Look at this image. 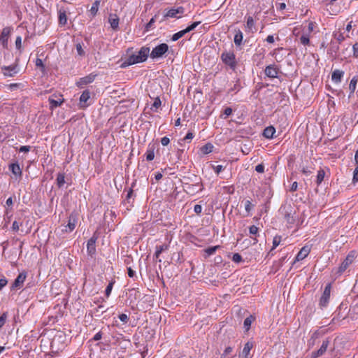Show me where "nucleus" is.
Listing matches in <instances>:
<instances>
[{
    "label": "nucleus",
    "instance_id": "f257e3e1",
    "mask_svg": "<svg viewBox=\"0 0 358 358\" xmlns=\"http://www.w3.org/2000/svg\"><path fill=\"white\" fill-rule=\"evenodd\" d=\"M150 48L148 47H142L136 54H133L127 57V59L122 64V67H127L135 64L145 62L149 55Z\"/></svg>",
    "mask_w": 358,
    "mask_h": 358
},
{
    "label": "nucleus",
    "instance_id": "f03ea898",
    "mask_svg": "<svg viewBox=\"0 0 358 358\" xmlns=\"http://www.w3.org/2000/svg\"><path fill=\"white\" fill-rule=\"evenodd\" d=\"M222 62L228 66L231 70H235L237 66L236 55L233 50L223 51L220 56Z\"/></svg>",
    "mask_w": 358,
    "mask_h": 358
},
{
    "label": "nucleus",
    "instance_id": "7ed1b4c3",
    "mask_svg": "<svg viewBox=\"0 0 358 358\" xmlns=\"http://www.w3.org/2000/svg\"><path fill=\"white\" fill-rule=\"evenodd\" d=\"M279 213L282 215L284 220L287 224H294L295 221V218L294 217L295 211L290 204L282 205L279 209Z\"/></svg>",
    "mask_w": 358,
    "mask_h": 358
},
{
    "label": "nucleus",
    "instance_id": "20e7f679",
    "mask_svg": "<svg viewBox=\"0 0 358 358\" xmlns=\"http://www.w3.org/2000/svg\"><path fill=\"white\" fill-rule=\"evenodd\" d=\"M169 50V45L166 43H161L152 49L150 52L152 59L162 57Z\"/></svg>",
    "mask_w": 358,
    "mask_h": 358
},
{
    "label": "nucleus",
    "instance_id": "39448f33",
    "mask_svg": "<svg viewBox=\"0 0 358 358\" xmlns=\"http://www.w3.org/2000/svg\"><path fill=\"white\" fill-rule=\"evenodd\" d=\"M331 284H327L324 289L322 295L320 297L319 306L321 308L327 307L330 300Z\"/></svg>",
    "mask_w": 358,
    "mask_h": 358
},
{
    "label": "nucleus",
    "instance_id": "423d86ee",
    "mask_svg": "<svg viewBox=\"0 0 358 358\" xmlns=\"http://www.w3.org/2000/svg\"><path fill=\"white\" fill-rule=\"evenodd\" d=\"M77 222L78 219L76 215L71 213L69 215L68 224L66 225L62 226V231L66 233L71 232L76 228Z\"/></svg>",
    "mask_w": 358,
    "mask_h": 358
},
{
    "label": "nucleus",
    "instance_id": "0eeeda50",
    "mask_svg": "<svg viewBox=\"0 0 358 358\" xmlns=\"http://www.w3.org/2000/svg\"><path fill=\"white\" fill-rule=\"evenodd\" d=\"M12 28L10 27H4L0 36V43L4 48H8V38L10 37Z\"/></svg>",
    "mask_w": 358,
    "mask_h": 358
},
{
    "label": "nucleus",
    "instance_id": "6e6552de",
    "mask_svg": "<svg viewBox=\"0 0 358 358\" xmlns=\"http://www.w3.org/2000/svg\"><path fill=\"white\" fill-rule=\"evenodd\" d=\"M26 278L27 273L25 272L20 273L12 284L10 287L11 290L20 289L23 286Z\"/></svg>",
    "mask_w": 358,
    "mask_h": 358
},
{
    "label": "nucleus",
    "instance_id": "1a4fd4ad",
    "mask_svg": "<svg viewBox=\"0 0 358 358\" xmlns=\"http://www.w3.org/2000/svg\"><path fill=\"white\" fill-rule=\"evenodd\" d=\"M50 102V108L51 110L55 109V108L60 106L61 104L64 102V99H62V95H52L49 97L48 99Z\"/></svg>",
    "mask_w": 358,
    "mask_h": 358
},
{
    "label": "nucleus",
    "instance_id": "9d476101",
    "mask_svg": "<svg viewBox=\"0 0 358 358\" xmlns=\"http://www.w3.org/2000/svg\"><path fill=\"white\" fill-rule=\"evenodd\" d=\"M264 73L267 77L275 78L278 77L279 69L275 64H270L266 67Z\"/></svg>",
    "mask_w": 358,
    "mask_h": 358
},
{
    "label": "nucleus",
    "instance_id": "9b49d317",
    "mask_svg": "<svg viewBox=\"0 0 358 358\" xmlns=\"http://www.w3.org/2000/svg\"><path fill=\"white\" fill-rule=\"evenodd\" d=\"M185 12V8L182 6H179L178 8H172L167 11L165 14V17H176L180 18V16H178V15H182Z\"/></svg>",
    "mask_w": 358,
    "mask_h": 358
},
{
    "label": "nucleus",
    "instance_id": "f8f14e48",
    "mask_svg": "<svg viewBox=\"0 0 358 358\" xmlns=\"http://www.w3.org/2000/svg\"><path fill=\"white\" fill-rule=\"evenodd\" d=\"M245 31L247 33L253 34L257 31L255 22L252 16H247Z\"/></svg>",
    "mask_w": 358,
    "mask_h": 358
},
{
    "label": "nucleus",
    "instance_id": "ddd939ff",
    "mask_svg": "<svg viewBox=\"0 0 358 358\" xmlns=\"http://www.w3.org/2000/svg\"><path fill=\"white\" fill-rule=\"evenodd\" d=\"M96 74L90 73L88 76L83 77L79 79L76 85L79 87H83L84 85L92 83L96 78Z\"/></svg>",
    "mask_w": 358,
    "mask_h": 358
},
{
    "label": "nucleus",
    "instance_id": "4468645a",
    "mask_svg": "<svg viewBox=\"0 0 358 358\" xmlns=\"http://www.w3.org/2000/svg\"><path fill=\"white\" fill-rule=\"evenodd\" d=\"M2 73L5 76L12 77L18 73L17 65L4 66L1 68Z\"/></svg>",
    "mask_w": 358,
    "mask_h": 358
},
{
    "label": "nucleus",
    "instance_id": "2eb2a0df",
    "mask_svg": "<svg viewBox=\"0 0 358 358\" xmlns=\"http://www.w3.org/2000/svg\"><path fill=\"white\" fill-rule=\"evenodd\" d=\"M329 344V340L327 339V340L323 341L321 347L320 348V349L317 350V351H314L312 352L311 357L312 358H317L320 356H322L327 351Z\"/></svg>",
    "mask_w": 358,
    "mask_h": 358
},
{
    "label": "nucleus",
    "instance_id": "dca6fc26",
    "mask_svg": "<svg viewBox=\"0 0 358 358\" xmlns=\"http://www.w3.org/2000/svg\"><path fill=\"white\" fill-rule=\"evenodd\" d=\"M97 238L95 236H92L87 243V251L89 255L92 257L96 252V241Z\"/></svg>",
    "mask_w": 358,
    "mask_h": 358
},
{
    "label": "nucleus",
    "instance_id": "f3484780",
    "mask_svg": "<svg viewBox=\"0 0 358 358\" xmlns=\"http://www.w3.org/2000/svg\"><path fill=\"white\" fill-rule=\"evenodd\" d=\"M354 261V255L349 254L338 268V273H342Z\"/></svg>",
    "mask_w": 358,
    "mask_h": 358
},
{
    "label": "nucleus",
    "instance_id": "a211bd4d",
    "mask_svg": "<svg viewBox=\"0 0 358 358\" xmlns=\"http://www.w3.org/2000/svg\"><path fill=\"white\" fill-rule=\"evenodd\" d=\"M119 22L120 19L116 14L111 13L109 15L108 22L113 30L117 31L118 29Z\"/></svg>",
    "mask_w": 358,
    "mask_h": 358
},
{
    "label": "nucleus",
    "instance_id": "6ab92c4d",
    "mask_svg": "<svg viewBox=\"0 0 358 358\" xmlns=\"http://www.w3.org/2000/svg\"><path fill=\"white\" fill-rule=\"evenodd\" d=\"M310 250L308 246L303 247L296 256L294 262H299L305 259L310 253Z\"/></svg>",
    "mask_w": 358,
    "mask_h": 358
},
{
    "label": "nucleus",
    "instance_id": "aec40b11",
    "mask_svg": "<svg viewBox=\"0 0 358 358\" xmlns=\"http://www.w3.org/2000/svg\"><path fill=\"white\" fill-rule=\"evenodd\" d=\"M343 75L344 72L343 71L336 69L331 74V80L335 83H341Z\"/></svg>",
    "mask_w": 358,
    "mask_h": 358
},
{
    "label": "nucleus",
    "instance_id": "412c9836",
    "mask_svg": "<svg viewBox=\"0 0 358 358\" xmlns=\"http://www.w3.org/2000/svg\"><path fill=\"white\" fill-rule=\"evenodd\" d=\"M169 245L168 244H163V245H157L155 249V257L156 258V259L159 262H162V259H159V257L160 255V254L164 252V251H166L169 249Z\"/></svg>",
    "mask_w": 358,
    "mask_h": 358
},
{
    "label": "nucleus",
    "instance_id": "4be33fe9",
    "mask_svg": "<svg viewBox=\"0 0 358 358\" xmlns=\"http://www.w3.org/2000/svg\"><path fill=\"white\" fill-rule=\"evenodd\" d=\"M357 83H358V76H355L352 78V80H350V85H349V90H350V94L348 96L349 98H350L353 95V94L356 90Z\"/></svg>",
    "mask_w": 358,
    "mask_h": 358
},
{
    "label": "nucleus",
    "instance_id": "5701e85b",
    "mask_svg": "<svg viewBox=\"0 0 358 358\" xmlns=\"http://www.w3.org/2000/svg\"><path fill=\"white\" fill-rule=\"evenodd\" d=\"M155 145H149L148 147V149L146 150V152L145 154V158L147 161H152L155 158Z\"/></svg>",
    "mask_w": 358,
    "mask_h": 358
},
{
    "label": "nucleus",
    "instance_id": "b1692460",
    "mask_svg": "<svg viewBox=\"0 0 358 358\" xmlns=\"http://www.w3.org/2000/svg\"><path fill=\"white\" fill-rule=\"evenodd\" d=\"M275 133V129L273 126H269L264 129L263 135L265 138L271 139L273 138Z\"/></svg>",
    "mask_w": 358,
    "mask_h": 358
},
{
    "label": "nucleus",
    "instance_id": "393cba45",
    "mask_svg": "<svg viewBox=\"0 0 358 358\" xmlns=\"http://www.w3.org/2000/svg\"><path fill=\"white\" fill-rule=\"evenodd\" d=\"M253 347V344L251 342H247L242 351V356H243L245 358H251L250 356V352L251 349Z\"/></svg>",
    "mask_w": 358,
    "mask_h": 358
},
{
    "label": "nucleus",
    "instance_id": "a878e982",
    "mask_svg": "<svg viewBox=\"0 0 358 358\" xmlns=\"http://www.w3.org/2000/svg\"><path fill=\"white\" fill-rule=\"evenodd\" d=\"M243 33L241 30L236 31V33L234 36V41L236 46H240L242 44L243 42Z\"/></svg>",
    "mask_w": 358,
    "mask_h": 358
},
{
    "label": "nucleus",
    "instance_id": "bb28decb",
    "mask_svg": "<svg viewBox=\"0 0 358 358\" xmlns=\"http://www.w3.org/2000/svg\"><path fill=\"white\" fill-rule=\"evenodd\" d=\"M9 169L15 176H21L22 174V170L17 163L11 164L9 166Z\"/></svg>",
    "mask_w": 358,
    "mask_h": 358
},
{
    "label": "nucleus",
    "instance_id": "cd10ccee",
    "mask_svg": "<svg viewBox=\"0 0 358 358\" xmlns=\"http://www.w3.org/2000/svg\"><path fill=\"white\" fill-rule=\"evenodd\" d=\"M213 145L210 143H208L200 148V150L203 155H207L213 152Z\"/></svg>",
    "mask_w": 358,
    "mask_h": 358
},
{
    "label": "nucleus",
    "instance_id": "c85d7f7f",
    "mask_svg": "<svg viewBox=\"0 0 358 358\" xmlns=\"http://www.w3.org/2000/svg\"><path fill=\"white\" fill-rule=\"evenodd\" d=\"M255 320V317L252 315H250L246 317L243 322V327L246 331H248L251 326L252 322Z\"/></svg>",
    "mask_w": 358,
    "mask_h": 358
},
{
    "label": "nucleus",
    "instance_id": "c756f323",
    "mask_svg": "<svg viewBox=\"0 0 358 358\" xmlns=\"http://www.w3.org/2000/svg\"><path fill=\"white\" fill-rule=\"evenodd\" d=\"M59 22L61 25H65L67 22L66 11L64 10H59Z\"/></svg>",
    "mask_w": 358,
    "mask_h": 358
},
{
    "label": "nucleus",
    "instance_id": "7c9ffc66",
    "mask_svg": "<svg viewBox=\"0 0 358 358\" xmlns=\"http://www.w3.org/2000/svg\"><path fill=\"white\" fill-rule=\"evenodd\" d=\"M162 105V101L159 99V97H156L154 100V102L152 103V105L150 107V110L152 111V112H158V109L159 108V107L161 106Z\"/></svg>",
    "mask_w": 358,
    "mask_h": 358
},
{
    "label": "nucleus",
    "instance_id": "2f4dec72",
    "mask_svg": "<svg viewBox=\"0 0 358 358\" xmlns=\"http://www.w3.org/2000/svg\"><path fill=\"white\" fill-rule=\"evenodd\" d=\"M324 176H325V171L323 169H320L317 171V175L316 182H317V185H320L322 183V182L324 180Z\"/></svg>",
    "mask_w": 358,
    "mask_h": 358
},
{
    "label": "nucleus",
    "instance_id": "473e14b6",
    "mask_svg": "<svg viewBox=\"0 0 358 358\" xmlns=\"http://www.w3.org/2000/svg\"><path fill=\"white\" fill-rule=\"evenodd\" d=\"M300 43L303 45H308L310 43V35L303 33L299 38Z\"/></svg>",
    "mask_w": 358,
    "mask_h": 358
},
{
    "label": "nucleus",
    "instance_id": "72a5a7b5",
    "mask_svg": "<svg viewBox=\"0 0 358 358\" xmlns=\"http://www.w3.org/2000/svg\"><path fill=\"white\" fill-rule=\"evenodd\" d=\"M65 184L64 173H59L57 177V185L59 187H62Z\"/></svg>",
    "mask_w": 358,
    "mask_h": 358
},
{
    "label": "nucleus",
    "instance_id": "f704fd0d",
    "mask_svg": "<svg viewBox=\"0 0 358 358\" xmlns=\"http://www.w3.org/2000/svg\"><path fill=\"white\" fill-rule=\"evenodd\" d=\"M134 197H135V194L134 193V191L132 189V188H129L128 190H127V196H126V199H125V201L127 203H131V199L134 200Z\"/></svg>",
    "mask_w": 358,
    "mask_h": 358
},
{
    "label": "nucleus",
    "instance_id": "c9c22d12",
    "mask_svg": "<svg viewBox=\"0 0 358 358\" xmlns=\"http://www.w3.org/2000/svg\"><path fill=\"white\" fill-rule=\"evenodd\" d=\"M155 18H156V15L155 17H152L150 19V20L149 21V22L146 24V25L145 26V30H144L145 32H148L150 30L153 29L155 28L154 24L155 22Z\"/></svg>",
    "mask_w": 358,
    "mask_h": 358
},
{
    "label": "nucleus",
    "instance_id": "e433bc0d",
    "mask_svg": "<svg viewBox=\"0 0 358 358\" xmlns=\"http://www.w3.org/2000/svg\"><path fill=\"white\" fill-rule=\"evenodd\" d=\"M99 3H100L99 1H95L93 3V4L90 10L92 16H95L96 15V13L98 12Z\"/></svg>",
    "mask_w": 358,
    "mask_h": 358
},
{
    "label": "nucleus",
    "instance_id": "4c0bfd02",
    "mask_svg": "<svg viewBox=\"0 0 358 358\" xmlns=\"http://www.w3.org/2000/svg\"><path fill=\"white\" fill-rule=\"evenodd\" d=\"M90 98V93L88 90H85L80 97V101L81 103H86L89 99Z\"/></svg>",
    "mask_w": 358,
    "mask_h": 358
},
{
    "label": "nucleus",
    "instance_id": "58836bf2",
    "mask_svg": "<svg viewBox=\"0 0 358 358\" xmlns=\"http://www.w3.org/2000/svg\"><path fill=\"white\" fill-rule=\"evenodd\" d=\"M187 32L185 31V29H183V30H181L176 34H174L173 36H172V38H171V40L173 41H178L179 38H182L183 36H185V34H186Z\"/></svg>",
    "mask_w": 358,
    "mask_h": 358
},
{
    "label": "nucleus",
    "instance_id": "ea45409f",
    "mask_svg": "<svg viewBox=\"0 0 358 358\" xmlns=\"http://www.w3.org/2000/svg\"><path fill=\"white\" fill-rule=\"evenodd\" d=\"M342 305L339 306L338 309L336 310V316L333 318V320H334L336 319V317L337 318V320H344L345 318V316L346 315L345 314H343L341 313V309H342Z\"/></svg>",
    "mask_w": 358,
    "mask_h": 358
},
{
    "label": "nucleus",
    "instance_id": "a19ab883",
    "mask_svg": "<svg viewBox=\"0 0 358 358\" xmlns=\"http://www.w3.org/2000/svg\"><path fill=\"white\" fill-rule=\"evenodd\" d=\"M281 241V236H275L273 238V248L272 250L275 249L276 247H278Z\"/></svg>",
    "mask_w": 358,
    "mask_h": 358
},
{
    "label": "nucleus",
    "instance_id": "79ce46f5",
    "mask_svg": "<svg viewBox=\"0 0 358 358\" xmlns=\"http://www.w3.org/2000/svg\"><path fill=\"white\" fill-rule=\"evenodd\" d=\"M200 23H201V22H199V21L193 22L192 24H190L186 29H185L186 32L188 33V32L194 30Z\"/></svg>",
    "mask_w": 358,
    "mask_h": 358
},
{
    "label": "nucleus",
    "instance_id": "37998d69",
    "mask_svg": "<svg viewBox=\"0 0 358 358\" xmlns=\"http://www.w3.org/2000/svg\"><path fill=\"white\" fill-rule=\"evenodd\" d=\"M252 208H253V205L252 204V203L249 200L245 201V209L248 213H250V212L251 211Z\"/></svg>",
    "mask_w": 358,
    "mask_h": 358
},
{
    "label": "nucleus",
    "instance_id": "c03bdc74",
    "mask_svg": "<svg viewBox=\"0 0 358 358\" xmlns=\"http://www.w3.org/2000/svg\"><path fill=\"white\" fill-rule=\"evenodd\" d=\"M76 48L78 55L80 56H83L85 55V51L83 49L82 45L80 43H77Z\"/></svg>",
    "mask_w": 358,
    "mask_h": 358
},
{
    "label": "nucleus",
    "instance_id": "a18cd8bd",
    "mask_svg": "<svg viewBox=\"0 0 358 358\" xmlns=\"http://www.w3.org/2000/svg\"><path fill=\"white\" fill-rule=\"evenodd\" d=\"M113 282H111L106 287V290H105V294L107 297H108L110 296L112 289H113Z\"/></svg>",
    "mask_w": 358,
    "mask_h": 358
},
{
    "label": "nucleus",
    "instance_id": "49530a36",
    "mask_svg": "<svg viewBox=\"0 0 358 358\" xmlns=\"http://www.w3.org/2000/svg\"><path fill=\"white\" fill-rule=\"evenodd\" d=\"M7 319V313H4L0 316V328H1L6 323Z\"/></svg>",
    "mask_w": 358,
    "mask_h": 358
},
{
    "label": "nucleus",
    "instance_id": "de8ad7c7",
    "mask_svg": "<svg viewBox=\"0 0 358 358\" xmlns=\"http://www.w3.org/2000/svg\"><path fill=\"white\" fill-rule=\"evenodd\" d=\"M258 227L255 225H252L249 227V232L251 235H256L258 233Z\"/></svg>",
    "mask_w": 358,
    "mask_h": 358
},
{
    "label": "nucleus",
    "instance_id": "09e8293b",
    "mask_svg": "<svg viewBox=\"0 0 358 358\" xmlns=\"http://www.w3.org/2000/svg\"><path fill=\"white\" fill-rule=\"evenodd\" d=\"M315 22H310L308 25V31L306 32V34H308L310 35V34L313 31L314 27H315Z\"/></svg>",
    "mask_w": 358,
    "mask_h": 358
},
{
    "label": "nucleus",
    "instance_id": "8fccbe9b",
    "mask_svg": "<svg viewBox=\"0 0 358 358\" xmlns=\"http://www.w3.org/2000/svg\"><path fill=\"white\" fill-rule=\"evenodd\" d=\"M15 46L17 50H20L22 48V37L20 36H18L16 38Z\"/></svg>",
    "mask_w": 358,
    "mask_h": 358
},
{
    "label": "nucleus",
    "instance_id": "3c124183",
    "mask_svg": "<svg viewBox=\"0 0 358 358\" xmlns=\"http://www.w3.org/2000/svg\"><path fill=\"white\" fill-rule=\"evenodd\" d=\"M232 260L236 263L241 262L242 261V257L238 253H235L233 255Z\"/></svg>",
    "mask_w": 358,
    "mask_h": 358
},
{
    "label": "nucleus",
    "instance_id": "603ef678",
    "mask_svg": "<svg viewBox=\"0 0 358 358\" xmlns=\"http://www.w3.org/2000/svg\"><path fill=\"white\" fill-rule=\"evenodd\" d=\"M119 319L120 320V321H122L124 323H127L129 320V317H128L127 315H126L124 313L120 314L119 315Z\"/></svg>",
    "mask_w": 358,
    "mask_h": 358
},
{
    "label": "nucleus",
    "instance_id": "864d4df0",
    "mask_svg": "<svg viewBox=\"0 0 358 358\" xmlns=\"http://www.w3.org/2000/svg\"><path fill=\"white\" fill-rule=\"evenodd\" d=\"M169 143H170V139L167 136H164V137L162 138L161 143L162 144V145H164V146L168 145L169 144Z\"/></svg>",
    "mask_w": 358,
    "mask_h": 358
},
{
    "label": "nucleus",
    "instance_id": "5fc2aeb1",
    "mask_svg": "<svg viewBox=\"0 0 358 358\" xmlns=\"http://www.w3.org/2000/svg\"><path fill=\"white\" fill-rule=\"evenodd\" d=\"M232 113V109L231 108H226L224 110L223 115H224V118H227Z\"/></svg>",
    "mask_w": 358,
    "mask_h": 358
},
{
    "label": "nucleus",
    "instance_id": "6e6d98bb",
    "mask_svg": "<svg viewBox=\"0 0 358 358\" xmlns=\"http://www.w3.org/2000/svg\"><path fill=\"white\" fill-rule=\"evenodd\" d=\"M31 149V146L29 145H23L21 146L19 149L20 152H28Z\"/></svg>",
    "mask_w": 358,
    "mask_h": 358
},
{
    "label": "nucleus",
    "instance_id": "4d7b16f0",
    "mask_svg": "<svg viewBox=\"0 0 358 358\" xmlns=\"http://www.w3.org/2000/svg\"><path fill=\"white\" fill-rule=\"evenodd\" d=\"M352 50L354 56L358 57V42L353 45Z\"/></svg>",
    "mask_w": 358,
    "mask_h": 358
},
{
    "label": "nucleus",
    "instance_id": "13d9d810",
    "mask_svg": "<svg viewBox=\"0 0 358 358\" xmlns=\"http://www.w3.org/2000/svg\"><path fill=\"white\" fill-rule=\"evenodd\" d=\"M232 350H233V349H232L231 347L226 348V349L224 350L223 354L221 356V358H223L225 356H227V355L230 354L232 352Z\"/></svg>",
    "mask_w": 358,
    "mask_h": 358
},
{
    "label": "nucleus",
    "instance_id": "bf43d9fd",
    "mask_svg": "<svg viewBox=\"0 0 358 358\" xmlns=\"http://www.w3.org/2000/svg\"><path fill=\"white\" fill-rule=\"evenodd\" d=\"M8 283V280L6 278H2L0 279V290L2 289Z\"/></svg>",
    "mask_w": 358,
    "mask_h": 358
},
{
    "label": "nucleus",
    "instance_id": "052dcab7",
    "mask_svg": "<svg viewBox=\"0 0 358 358\" xmlns=\"http://www.w3.org/2000/svg\"><path fill=\"white\" fill-rule=\"evenodd\" d=\"M352 180L354 182L358 181V166L355 168L354 171Z\"/></svg>",
    "mask_w": 358,
    "mask_h": 358
},
{
    "label": "nucleus",
    "instance_id": "680f3d73",
    "mask_svg": "<svg viewBox=\"0 0 358 358\" xmlns=\"http://www.w3.org/2000/svg\"><path fill=\"white\" fill-rule=\"evenodd\" d=\"M213 169L217 174H219L224 169V167L222 165H217L213 166Z\"/></svg>",
    "mask_w": 358,
    "mask_h": 358
},
{
    "label": "nucleus",
    "instance_id": "e2e57ef3",
    "mask_svg": "<svg viewBox=\"0 0 358 358\" xmlns=\"http://www.w3.org/2000/svg\"><path fill=\"white\" fill-rule=\"evenodd\" d=\"M194 211L196 214H200L202 211V206L199 204L195 205L194 207Z\"/></svg>",
    "mask_w": 358,
    "mask_h": 358
},
{
    "label": "nucleus",
    "instance_id": "0e129e2a",
    "mask_svg": "<svg viewBox=\"0 0 358 358\" xmlns=\"http://www.w3.org/2000/svg\"><path fill=\"white\" fill-rule=\"evenodd\" d=\"M255 171L258 173H263L264 171V166L263 164H258L255 166Z\"/></svg>",
    "mask_w": 358,
    "mask_h": 358
},
{
    "label": "nucleus",
    "instance_id": "69168bd1",
    "mask_svg": "<svg viewBox=\"0 0 358 358\" xmlns=\"http://www.w3.org/2000/svg\"><path fill=\"white\" fill-rule=\"evenodd\" d=\"M101 338H102V334H101V331H99L98 333H96V334L94 336V337H93L92 340H93V341H97L101 340Z\"/></svg>",
    "mask_w": 358,
    "mask_h": 358
},
{
    "label": "nucleus",
    "instance_id": "338daca9",
    "mask_svg": "<svg viewBox=\"0 0 358 358\" xmlns=\"http://www.w3.org/2000/svg\"><path fill=\"white\" fill-rule=\"evenodd\" d=\"M194 138V134L192 132H189L182 139L183 141H191Z\"/></svg>",
    "mask_w": 358,
    "mask_h": 358
},
{
    "label": "nucleus",
    "instance_id": "774afa93",
    "mask_svg": "<svg viewBox=\"0 0 358 358\" xmlns=\"http://www.w3.org/2000/svg\"><path fill=\"white\" fill-rule=\"evenodd\" d=\"M217 246H215V247H212V248H209L206 250V252L210 255H213L217 250Z\"/></svg>",
    "mask_w": 358,
    "mask_h": 358
}]
</instances>
